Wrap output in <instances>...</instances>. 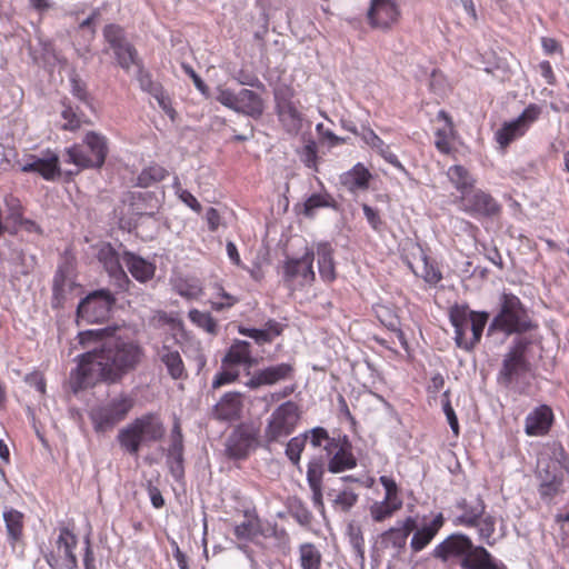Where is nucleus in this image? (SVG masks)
<instances>
[{
	"label": "nucleus",
	"mask_w": 569,
	"mask_h": 569,
	"mask_svg": "<svg viewBox=\"0 0 569 569\" xmlns=\"http://www.w3.org/2000/svg\"><path fill=\"white\" fill-rule=\"evenodd\" d=\"M143 358L144 349L138 340L111 338L100 349L79 356L78 367L70 375L71 388L78 392L98 382H118L136 370Z\"/></svg>",
	"instance_id": "f257e3e1"
},
{
	"label": "nucleus",
	"mask_w": 569,
	"mask_h": 569,
	"mask_svg": "<svg viewBox=\"0 0 569 569\" xmlns=\"http://www.w3.org/2000/svg\"><path fill=\"white\" fill-rule=\"evenodd\" d=\"M449 321L453 327L456 346L471 352L480 343L489 313L473 311L468 305H453L449 308Z\"/></svg>",
	"instance_id": "f03ea898"
},
{
	"label": "nucleus",
	"mask_w": 569,
	"mask_h": 569,
	"mask_svg": "<svg viewBox=\"0 0 569 569\" xmlns=\"http://www.w3.org/2000/svg\"><path fill=\"white\" fill-rule=\"evenodd\" d=\"M164 432L160 418L156 413H146L120 429L117 440L124 452L138 457L141 446L160 441Z\"/></svg>",
	"instance_id": "7ed1b4c3"
},
{
	"label": "nucleus",
	"mask_w": 569,
	"mask_h": 569,
	"mask_svg": "<svg viewBox=\"0 0 569 569\" xmlns=\"http://www.w3.org/2000/svg\"><path fill=\"white\" fill-rule=\"evenodd\" d=\"M531 329V319L521 300L513 293L503 292L499 300V311L493 317L489 330L511 336L525 333Z\"/></svg>",
	"instance_id": "20e7f679"
},
{
	"label": "nucleus",
	"mask_w": 569,
	"mask_h": 569,
	"mask_svg": "<svg viewBox=\"0 0 569 569\" xmlns=\"http://www.w3.org/2000/svg\"><path fill=\"white\" fill-rule=\"evenodd\" d=\"M302 418L300 406L288 400L280 403L267 419L263 440L267 445L281 442L298 428Z\"/></svg>",
	"instance_id": "39448f33"
},
{
	"label": "nucleus",
	"mask_w": 569,
	"mask_h": 569,
	"mask_svg": "<svg viewBox=\"0 0 569 569\" xmlns=\"http://www.w3.org/2000/svg\"><path fill=\"white\" fill-rule=\"evenodd\" d=\"M133 406V398L121 393L104 403L93 407L89 412V418L94 431L106 432L112 430L127 418Z\"/></svg>",
	"instance_id": "423d86ee"
},
{
	"label": "nucleus",
	"mask_w": 569,
	"mask_h": 569,
	"mask_svg": "<svg viewBox=\"0 0 569 569\" xmlns=\"http://www.w3.org/2000/svg\"><path fill=\"white\" fill-rule=\"evenodd\" d=\"M315 250L306 247L301 257H286L282 262V281L284 286L295 291L311 287L316 281L313 269Z\"/></svg>",
	"instance_id": "0eeeda50"
},
{
	"label": "nucleus",
	"mask_w": 569,
	"mask_h": 569,
	"mask_svg": "<svg viewBox=\"0 0 569 569\" xmlns=\"http://www.w3.org/2000/svg\"><path fill=\"white\" fill-rule=\"evenodd\" d=\"M529 341L519 338L516 339L508 352L505 355L497 380L505 387L511 386L520 378L525 377L531 370V365L527 358Z\"/></svg>",
	"instance_id": "6e6552de"
},
{
	"label": "nucleus",
	"mask_w": 569,
	"mask_h": 569,
	"mask_svg": "<svg viewBox=\"0 0 569 569\" xmlns=\"http://www.w3.org/2000/svg\"><path fill=\"white\" fill-rule=\"evenodd\" d=\"M216 100L228 109L238 113L259 119L264 111V102L262 98L254 91L241 89L238 92L220 84L216 89Z\"/></svg>",
	"instance_id": "1a4fd4ad"
},
{
	"label": "nucleus",
	"mask_w": 569,
	"mask_h": 569,
	"mask_svg": "<svg viewBox=\"0 0 569 569\" xmlns=\"http://www.w3.org/2000/svg\"><path fill=\"white\" fill-rule=\"evenodd\" d=\"M103 38L112 50L117 64L129 72L132 67H141L138 50L127 39L124 29L116 23L107 24L103 28Z\"/></svg>",
	"instance_id": "9d476101"
},
{
	"label": "nucleus",
	"mask_w": 569,
	"mask_h": 569,
	"mask_svg": "<svg viewBox=\"0 0 569 569\" xmlns=\"http://www.w3.org/2000/svg\"><path fill=\"white\" fill-rule=\"evenodd\" d=\"M542 108L537 103L528 104L525 110L513 120L505 122L501 128L495 132V140L502 151L516 140L522 138L532 123L541 116Z\"/></svg>",
	"instance_id": "9b49d317"
},
{
	"label": "nucleus",
	"mask_w": 569,
	"mask_h": 569,
	"mask_svg": "<svg viewBox=\"0 0 569 569\" xmlns=\"http://www.w3.org/2000/svg\"><path fill=\"white\" fill-rule=\"evenodd\" d=\"M455 202L459 209L475 218H497L502 207L492 194L482 189L475 188L468 194L458 197Z\"/></svg>",
	"instance_id": "f8f14e48"
},
{
	"label": "nucleus",
	"mask_w": 569,
	"mask_h": 569,
	"mask_svg": "<svg viewBox=\"0 0 569 569\" xmlns=\"http://www.w3.org/2000/svg\"><path fill=\"white\" fill-rule=\"evenodd\" d=\"M116 299L108 290H98L87 296L77 308L78 319L88 323L103 322L109 318Z\"/></svg>",
	"instance_id": "ddd939ff"
},
{
	"label": "nucleus",
	"mask_w": 569,
	"mask_h": 569,
	"mask_svg": "<svg viewBox=\"0 0 569 569\" xmlns=\"http://www.w3.org/2000/svg\"><path fill=\"white\" fill-rule=\"evenodd\" d=\"M78 545L77 536L68 527L59 529L56 540L57 553L49 552L46 556L47 563L51 569H77L78 559L74 550Z\"/></svg>",
	"instance_id": "4468645a"
},
{
	"label": "nucleus",
	"mask_w": 569,
	"mask_h": 569,
	"mask_svg": "<svg viewBox=\"0 0 569 569\" xmlns=\"http://www.w3.org/2000/svg\"><path fill=\"white\" fill-rule=\"evenodd\" d=\"M247 376H249V379L244 382V386L251 390H257L293 380L296 368L293 363L280 362L260 368L252 373L247 371Z\"/></svg>",
	"instance_id": "2eb2a0df"
},
{
	"label": "nucleus",
	"mask_w": 569,
	"mask_h": 569,
	"mask_svg": "<svg viewBox=\"0 0 569 569\" xmlns=\"http://www.w3.org/2000/svg\"><path fill=\"white\" fill-rule=\"evenodd\" d=\"M400 17L397 0H370L367 21L372 29L389 31L399 22Z\"/></svg>",
	"instance_id": "dca6fc26"
},
{
	"label": "nucleus",
	"mask_w": 569,
	"mask_h": 569,
	"mask_svg": "<svg viewBox=\"0 0 569 569\" xmlns=\"http://www.w3.org/2000/svg\"><path fill=\"white\" fill-rule=\"evenodd\" d=\"M352 443L347 436L332 439L327 447L328 471L340 473L357 467V458L353 455Z\"/></svg>",
	"instance_id": "f3484780"
},
{
	"label": "nucleus",
	"mask_w": 569,
	"mask_h": 569,
	"mask_svg": "<svg viewBox=\"0 0 569 569\" xmlns=\"http://www.w3.org/2000/svg\"><path fill=\"white\" fill-rule=\"evenodd\" d=\"M259 429L253 425H239L227 442V455L232 459H246L258 446Z\"/></svg>",
	"instance_id": "a211bd4d"
},
{
	"label": "nucleus",
	"mask_w": 569,
	"mask_h": 569,
	"mask_svg": "<svg viewBox=\"0 0 569 569\" xmlns=\"http://www.w3.org/2000/svg\"><path fill=\"white\" fill-rule=\"evenodd\" d=\"M471 539L463 533H452L438 543L432 550V557L447 562L453 558L465 561L475 550Z\"/></svg>",
	"instance_id": "6ab92c4d"
},
{
	"label": "nucleus",
	"mask_w": 569,
	"mask_h": 569,
	"mask_svg": "<svg viewBox=\"0 0 569 569\" xmlns=\"http://www.w3.org/2000/svg\"><path fill=\"white\" fill-rule=\"evenodd\" d=\"M99 261L106 271L114 279L117 287L122 291H129L133 286L122 267V253L120 254L110 243L103 246L98 253Z\"/></svg>",
	"instance_id": "aec40b11"
},
{
	"label": "nucleus",
	"mask_w": 569,
	"mask_h": 569,
	"mask_svg": "<svg viewBox=\"0 0 569 569\" xmlns=\"http://www.w3.org/2000/svg\"><path fill=\"white\" fill-rule=\"evenodd\" d=\"M177 343L178 341L173 337H166L161 346L157 348L156 353L161 363L166 367L170 378L173 380H182L188 377V372L179 350L173 347V345Z\"/></svg>",
	"instance_id": "412c9836"
},
{
	"label": "nucleus",
	"mask_w": 569,
	"mask_h": 569,
	"mask_svg": "<svg viewBox=\"0 0 569 569\" xmlns=\"http://www.w3.org/2000/svg\"><path fill=\"white\" fill-rule=\"evenodd\" d=\"M555 421L552 409L540 405L528 413L525 420V432L529 437H542L549 433Z\"/></svg>",
	"instance_id": "4be33fe9"
},
{
	"label": "nucleus",
	"mask_w": 569,
	"mask_h": 569,
	"mask_svg": "<svg viewBox=\"0 0 569 569\" xmlns=\"http://www.w3.org/2000/svg\"><path fill=\"white\" fill-rule=\"evenodd\" d=\"M30 161L21 166L22 172H37L46 180H54L60 176L59 157L56 152L47 150L43 158L30 156Z\"/></svg>",
	"instance_id": "5701e85b"
},
{
	"label": "nucleus",
	"mask_w": 569,
	"mask_h": 569,
	"mask_svg": "<svg viewBox=\"0 0 569 569\" xmlns=\"http://www.w3.org/2000/svg\"><path fill=\"white\" fill-rule=\"evenodd\" d=\"M242 409L243 395L238 391H229L214 405L212 413L217 420L234 421L240 419Z\"/></svg>",
	"instance_id": "b1692460"
},
{
	"label": "nucleus",
	"mask_w": 569,
	"mask_h": 569,
	"mask_svg": "<svg viewBox=\"0 0 569 569\" xmlns=\"http://www.w3.org/2000/svg\"><path fill=\"white\" fill-rule=\"evenodd\" d=\"M486 502L481 496H477L472 500L461 498L456 502V509L460 515L456 518L455 523L468 528H475L480 518L486 512Z\"/></svg>",
	"instance_id": "393cba45"
},
{
	"label": "nucleus",
	"mask_w": 569,
	"mask_h": 569,
	"mask_svg": "<svg viewBox=\"0 0 569 569\" xmlns=\"http://www.w3.org/2000/svg\"><path fill=\"white\" fill-rule=\"evenodd\" d=\"M415 529L416 519L409 516L405 520L399 521L398 526L382 532L381 543L385 548H391L397 552H401L407 545L408 537Z\"/></svg>",
	"instance_id": "a878e982"
},
{
	"label": "nucleus",
	"mask_w": 569,
	"mask_h": 569,
	"mask_svg": "<svg viewBox=\"0 0 569 569\" xmlns=\"http://www.w3.org/2000/svg\"><path fill=\"white\" fill-rule=\"evenodd\" d=\"M122 262L130 274L140 283H147L153 279L157 267L141 256L129 250L122 251Z\"/></svg>",
	"instance_id": "bb28decb"
},
{
	"label": "nucleus",
	"mask_w": 569,
	"mask_h": 569,
	"mask_svg": "<svg viewBox=\"0 0 569 569\" xmlns=\"http://www.w3.org/2000/svg\"><path fill=\"white\" fill-rule=\"evenodd\" d=\"M437 120L443 121L445 126L435 131V147L442 154H451L455 150L452 142L458 137L452 117L446 110H440Z\"/></svg>",
	"instance_id": "cd10ccee"
},
{
	"label": "nucleus",
	"mask_w": 569,
	"mask_h": 569,
	"mask_svg": "<svg viewBox=\"0 0 569 569\" xmlns=\"http://www.w3.org/2000/svg\"><path fill=\"white\" fill-rule=\"evenodd\" d=\"M445 522L443 515L439 512L429 523H425L419 528L416 527L410 541L412 552L418 553L427 548L445 526Z\"/></svg>",
	"instance_id": "c85d7f7f"
},
{
	"label": "nucleus",
	"mask_w": 569,
	"mask_h": 569,
	"mask_svg": "<svg viewBox=\"0 0 569 569\" xmlns=\"http://www.w3.org/2000/svg\"><path fill=\"white\" fill-rule=\"evenodd\" d=\"M360 138L368 147L375 150L386 162H388L399 171L407 173L406 167L391 151L390 146L387 144L370 127L362 128Z\"/></svg>",
	"instance_id": "c756f323"
},
{
	"label": "nucleus",
	"mask_w": 569,
	"mask_h": 569,
	"mask_svg": "<svg viewBox=\"0 0 569 569\" xmlns=\"http://www.w3.org/2000/svg\"><path fill=\"white\" fill-rule=\"evenodd\" d=\"M258 363L252 356L251 345L244 340H234L221 360L223 367L243 366L249 369Z\"/></svg>",
	"instance_id": "7c9ffc66"
},
{
	"label": "nucleus",
	"mask_w": 569,
	"mask_h": 569,
	"mask_svg": "<svg viewBox=\"0 0 569 569\" xmlns=\"http://www.w3.org/2000/svg\"><path fill=\"white\" fill-rule=\"evenodd\" d=\"M69 267L67 264L59 266L52 282V298L51 306L53 309L63 308L68 295L74 289L76 283L69 274Z\"/></svg>",
	"instance_id": "2f4dec72"
},
{
	"label": "nucleus",
	"mask_w": 569,
	"mask_h": 569,
	"mask_svg": "<svg viewBox=\"0 0 569 569\" xmlns=\"http://www.w3.org/2000/svg\"><path fill=\"white\" fill-rule=\"evenodd\" d=\"M24 518L23 512L14 508H7L3 511L7 541L12 549L24 543Z\"/></svg>",
	"instance_id": "473e14b6"
},
{
	"label": "nucleus",
	"mask_w": 569,
	"mask_h": 569,
	"mask_svg": "<svg viewBox=\"0 0 569 569\" xmlns=\"http://www.w3.org/2000/svg\"><path fill=\"white\" fill-rule=\"evenodd\" d=\"M296 562L299 569H322L323 552L321 546L311 541L301 542L297 547Z\"/></svg>",
	"instance_id": "72a5a7b5"
},
{
	"label": "nucleus",
	"mask_w": 569,
	"mask_h": 569,
	"mask_svg": "<svg viewBox=\"0 0 569 569\" xmlns=\"http://www.w3.org/2000/svg\"><path fill=\"white\" fill-rule=\"evenodd\" d=\"M372 179L371 172L363 163H356L350 170L340 176V183L350 192L367 190Z\"/></svg>",
	"instance_id": "f704fd0d"
},
{
	"label": "nucleus",
	"mask_w": 569,
	"mask_h": 569,
	"mask_svg": "<svg viewBox=\"0 0 569 569\" xmlns=\"http://www.w3.org/2000/svg\"><path fill=\"white\" fill-rule=\"evenodd\" d=\"M325 465L321 459H312L307 466V481L312 492V502L316 507H323L322 479Z\"/></svg>",
	"instance_id": "c9c22d12"
},
{
	"label": "nucleus",
	"mask_w": 569,
	"mask_h": 569,
	"mask_svg": "<svg viewBox=\"0 0 569 569\" xmlns=\"http://www.w3.org/2000/svg\"><path fill=\"white\" fill-rule=\"evenodd\" d=\"M318 256V270L322 281L331 283L337 278L336 264L333 260V249L328 242L317 244L315 254Z\"/></svg>",
	"instance_id": "e433bc0d"
},
{
	"label": "nucleus",
	"mask_w": 569,
	"mask_h": 569,
	"mask_svg": "<svg viewBox=\"0 0 569 569\" xmlns=\"http://www.w3.org/2000/svg\"><path fill=\"white\" fill-rule=\"evenodd\" d=\"M460 565L462 569H507L505 563L498 561L481 546L476 547V550Z\"/></svg>",
	"instance_id": "4c0bfd02"
},
{
	"label": "nucleus",
	"mask_w": 569,
	"mask_h": 569,
	"mask_svg": "<svg viewBox=\"0 0 569 569\" xmlns=\"http://www.w3.org/2000/svg\"><path fill=\"white\" fill-rule=\"evenodd\" d=\"M447 177L450 183L459 192V197L468 194L476 188V178L461 164H453L449 167L447 170Z\"/></svg>",
	"instance_id": "58836bf2"
},
{
	"label": "nucleus",
	"mask_w": 569,
	"mask_h": 569,
	"mask_svg": "<svg viewBox=\"0 0 569 569\" xmlns=\"http://www.w3.org/2000/svg\"><path fill=\"white\" fill-rule=\"evenodd\" d=\"M83 142L87 146L97 168H100L104 163L108 153L106 137L90 131L86 134Z\"/></svg>",
	"instance_id": "ea45409f"
},
{
	"label": "nucleus",
	"mask_w": 569,
	"mask_h": 569,
	"mask_svg": "<svg viewBox=\"0 0 569 569\" xmlns=\"http://www.w3.org/2000/svg\"><path fill=\"white\" fill-rule=\"evenodd\" d=\"M64 157L66 162L76 164L78 168H97L84 142L68 148Z\"/></svg>",
	"instance_id": "a19ab883"
},
{
	"label": "nucleus",
	"mask_w": 569,
	"mask_h": 569,
	"mask_svg": "<svg viewBox=\"0 0 569 569\" xmlns=\"http://www.w3.org/2000/svg\"><path fill=\"white\" fill-rule=\"evenodd\" d=\"M320 208H337V202L328 192L313 193L303 202L302 213L307 218H313L316 210Z\"/></svg>",
	"instance_id": "79ce46f5"
},
{
	"label": "nucleus",
	"mask_w": 569,
	"mask_h": 569,
	"mask_svg": "<svg viewBox=\"0 0 569 569\" xmlns=\"http://www.w3.org/2000/svg\"><path fill=\"white\" fill-rule=\"evenodd\" d=\"M277 107L281 121L291 129L299 130L301 127L302 114L295 103L290 100H279Z\"/></svg>",
	"instance_id": "37998d69"
},
{
	"label": "nucleus",
	"mask_w": 569,
	"mask_h": 569,
	"mask_svg": "<svg viewBox=\"0 0 569 569\" xmlns=\"http://www.w3.org/2000/svg\"><path fill=\"white\" fill-rule=\"evenodd\" d=\"M168 176L166 168L158 163H152L141 170L137 178V184L148 188L157 182L162 181Z\"/></svg>",
	"instance_id": "c03bdc74"
},
{
	"label": "nucleus",
	"mask_w": 569,
	"mask_h": 569,
	"mask_svg": "<svg viewBox=\"0 0 569 569\" xmlns=\"http://www.w3.org/2000/svg\"><path fill=\"white\" fill-rule=\"evenodd\" d=\"M261 531V523L258 517L246 515V519L238 523L233 533L239 540H252Z\"/></svg>",
	"instance_id": "a18cd8bd"
},
{
	"label": "nucleus",
	"mask_w": 569,
	"mask_h": 569,
	"mask_svg": "<svg viewBox=\"0 0 569 569\" xmlns=\"http://www.w3.org/2000/svg\"><path fill=\"white\" fill-rule=\"evenodd\" d=\"M379 482L385 489V497L382 501L400 510L403 506V500L396 480L390 476H381L379 478Z\"/></svg>",
	"instance_id": "49530a36"
},
{
	"label": "nucleus",
	"mask_w": 569,
	"mask_h": 569,
	"mask_svg": "<svg viewBox=\"0 0 569 569\" xmlns=\"http://www.w3.org/2000/svg\"><path fill=\"white\" fill-rule=\"evenodd\" d=\"M190 321L210 335H217L218 323L209 312L191 309L188 313Z\"/></svg>",
	"instance_id": "de8ad7c7"
},
{
	"label": "nucleus",
	"mask_w": 569,
	"mask_h": 569,
	"mask_svg": "<svg viewBox=\"0 0 569 569\" xmlns=\"http://www.w3.org/2000/svg\"><path fill=\"white\" fill-rule=\"evenodd\" d=\"M306 443H307V437L303 433L292 437L287 442L286 456L293 466H299L301 455L305 450Z\"/></svg>",
	"instance_id": "09e8293b"
},
{
	"label": "nucleus",
	"mask_w": 569,
	"mask_h": 569,
	"mask_svg": "<svg viewBox=\"0 0 569 569\" xmlns=\"http://www.w3.org/2000/svg\"><path fill=\"white\" fill-rule=\"evenodd\" d=\"M61 118L63 119L62 130L77 131L81 128L82 118L81 114L68 102H62Z\"/></svg>",
	"instance_id": "8fccbe9b"
},
{
	"label": "nucleus",
	"mask_w": 569,
	"mask_h": 569,
	"mask_svg": "<svg viewBox=\"0 0 569 569\" xmlns=\"http://www.w3.org/2000/svg\"><path fill=\"white\" fill-rule=\"evenodd\" d=\"M307 437V441H310V445L313 448L323 447V450L327 451L328 443L331 442L332 439H337V437H330L329 432L323 427H315L302 432Z\"/></svg>",
	"instance_id": "3c124183"
},
{
	"label": "nucleus",
	"mask_w": 569,
	"mask_h": 569,
	"mask_svg": "<svg viewBox=\"0 0 569 569\" xmlns=\"http://www.w3.org/2000/svg\"><path fill=\"white\" fill-rule=\"evenodd\" d=\"M170 456L174 457L177 461H182L183 453V436L181 430V425L178 419H176L172 430H171V443L169 448Z\"/></svg>",
	"instance_id": "603ef678"
},
{
	"label": "nucleus",
	"mask_w": 569,
	"mask_h": 569,
	"mask_svg": "<svg viewBox=\"0 0 569 569\" xmlns=\"http://www.w3.org/2000/svg\"><path fill=\"white\" fill-rule=\"evenodd\" d=\"M239 377H240V372L237 368L223 367L221 365V370L219 372H217L216 376L213 377L211 387L214 390L219 389L226 385H230V383L238 381Z\"/></svg>",
	"instance_id": "864d4df0"
},
{
	"label": "nucleus",
	"mask_w": 569,
	"mask_h": 569,
	"mask_svg": "<svg viewBox=\"0 0 569 569\" xmlns=\"http://www.w3.org/2000/svg\"><path fill=\"white\" fill-rule=\"evenodd\" d=\"M423 261V270L421 272V278L429 284H437L442 280V273L437 264L430 261L429 257L426 253H422L421 257Z\"/></svg>",
	"instance_id": "5fc2aeb1"
},
{
	"label": "nucleus",
	"mask_w": 569,
	"mask_h": 569,
	"mask_svg": "<svg viewBox=\"0 0 569 569\" xmlns=\"http://www.w3.org/2000/svg\"><path fill=\"white\" fill-rule=\"evenodd\" d=\"M397 511H399L398 508L392 507L382 500L376 501L370 506V516L375 522H382L386 519L391 518Z\"/></svg>",
	"instance_id": "6e6d98bb"
},
{
	"label": "nucleus",
	"mask_w": 569,
	"mask_h": 569,
	"mask_svg": "<svg viewBox=\"0 0 569 569\" xmlns=\"http://www.w3.org/2000/svg\"><path fill=\"white\" fill-rule=\"evenodd\" d=\"M4 203L8 211L7 219L14 224H17L19 221H22L23 207L21 201L17 197L9 194L4 198Z\"/></svg>",
	"instance_id": "4d7b16f0"
},
{
	"label": "nucleus",
	"mask_w": 569,
	"mask_h": 569,
	"mask_svg": "<svg viewBox=\"0 0 569 569\" xmlns=\"http://www.w3.org/2000/svg\"><path fill=\"white\" fill-rule=\"evenodd\" d=\"M562 483V476L555 475L550 480H546L539 486L540 497L553 498L560 491Z\"/></svg>",
	"instance_id": "13d9d810"
},
{
	"label": "nucleus",
	"mask_w": 569,
	"mask_h": 569,
	"mask_svg": "<svg viewBox=\"0 0 569 569\" xmlns=\"http://www.w3.org/2000/svg\"><path fill=\"white\" fill-rule=\"evenodd\" d=\"M237 302V297L228 293L222 287H219L216 300L211 301V307L216 311H221L233 307Z\"/></svg>",
	"instance_id": "bf43d9fd"
},
{
	"label": "nucleus",
	"mask_w": 569,
	"mask_h": 569,
	"mask_svg": "<svg viewBox=\"0 0 569 569\" xmlns=\"http://www.w3.org/2000/svg\"><path fill=\"white\" fill-rule=\"evenodd\" d=\"M358 501V495L352 490H342L333 500L336 508L341 511H349Z\"/></svg>",
	"instance_id": "052dcab7"
},
{
	"label": "nucleus",
	"mask_w": 569,
	"mask_h": 569,
	"mask_svg": "<svg viewBox=\"0 0 569 569\" xmlns=\"http://www.w3.org/2000/svg\"><path fill=\"white\" fill-rule=\"evenodd\" d=\"M301 159L306 167L317 170L318 164V149L315 141H309L302 148Z\"/></svg>",
	"instance_id": "680f3d73"
},
{
	"label": "nucleus",
	"mask_w": 569,
	"mask_h": 569,
	"mask_svg": "<svg viewBox=\"0 0 569 569\" xmlns=\"http://www.w3.org/2000/svg\"><path fill=\"white\" fill-rule=\"evenodd\" d=\"M480 537L485 539H489L492 537L496 530V519L491 515H483L477 526Z\"/></svg>",
	"instance_id": "e2e57ef3"
},
{
	"label": "nucleus",
	"mask_w": 569,
	"mask_h": 569,
	"mask_svg": "<svg viewBox=\"0 0 569 569\" xmlns=\"http://www.w3.org/2000/svg\"><path fill=\"white\" fill-rule=\"evenodd\" d=\"M239 333L253 339L259 346L272 342L271 338L264 329L240 327Z\"/></svg>",
	"instance_id": "0e129e2a"
},
{
	"label": "nucleus",
	"mask_w": 569,
	"mask_h": 569,
	"mask_svg": "<svg viewBox=\"0 0 569 569\" xmlns=\"http://www.w3.org/2000/svg\"><path fill=\"white\" fill-rule=\"evenodd\" d=\"M152 96L156 98L159 107L163 110V112L171 120H174L177 112L172 107L171 99L169 98V96H167L162 89H156Z\"/></svg>",
	"instance_id": "69168bd1"
},
{
	"label": "nucleus",
	"mask_w": 569,
	"mask_h": 569,
	"mask_svg": "<svg viewBox=\"0 0 569 569\" xmlns=\"http://www.w3.org/2000/svg\"><path fill=\"white\" fill-rule=\"evenodd\" d=\"M362 211L371 228L375 231L380 232L383 229L385 222L382 221L378 210L373 209L369 204H363Z\"/></svg>",
	"instance_id": "338daca9"
},
{
	"label": "nucleus",
	"mask_w": 569,
	"mask_h": 569,
	"mask_svg": "<svg viewBox=\"0 0 569 569\" xmlns=\"http://www.w3.org/2000/svg\"><path fill=\"white\" fill-rule=\"evenodd\" d=\"M24 381L30 386L33 387L39 393L44 395L46 393V378L42 372L40 371H33L26 376Z\"/></svg>",
	"instance_id": "774afa93"
}]
</instances>
